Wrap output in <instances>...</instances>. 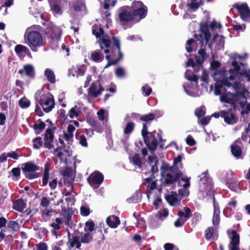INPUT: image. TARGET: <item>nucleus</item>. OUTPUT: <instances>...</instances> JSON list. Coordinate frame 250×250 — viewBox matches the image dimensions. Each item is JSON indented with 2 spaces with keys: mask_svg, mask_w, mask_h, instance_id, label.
<instances>
[{
  "mask_svg": "<svg viewBox=\"0 0 250 250\" xmlns=\"http://www.w3.org/2000/svg\"><path fill=\"white\" fill-rule=\"evenodd\" d=\"M44 75L46 77L48 82L50 83H55V75L52 70L49 68H46L44 71Z\"/></svg>",
  "mask_w": 250,
  "mask_h": 250,
  "instance_id": "31",
  "label": "nucleus"
},
{
  "mask_svg": "<svg viewBox=\"0 0 250 250\" xmlns=\"http://www.w3.org/2000/svg\"><path fill=\"white\" fill-rule=\"evenodd\" d=\"M117 3L116 0H104V8L105 10H108L110 5L114 7Z\"/></svg>",
  "mask_w": 250,
  "mask_h": 250,
  "instance_id": "51",
  "label": "nucleus"
},
{
  "mask_svg": "<svg viewBox=\"0 0 250 250\" xmlns=\"http://www.w3.org/2000/svg\"><path fill=\"white\" fill-rule=\"evenodd\" d=\"M205 107L204 106L197 108L195 110V114L198 118L203 117L206 114Z\"/></svg>",
  "mask_w": 250,
  "mask_h": 250,
  "instance_id": "44",
  "label": "nucleus"
},
{
  "mask_svg": "<svg viewBox=\"0 0 250 250\" xmlns=\"http://www.w3.org/2000/svg\"><path fill=\"white\" fill-rule=\"evenodd\" d=\"M194 42H195V40L192 38L187 41L186 44L188 46H186V49L188 53H190L193 51V49L191 46V45Z\"/></svg>",
  "mask_w": 250,
  "mask_h": 250,
  "instance_id": "58",
  "label": "nucleus"
},
{
  "mask_svg": "<svg viewBox=\"0 0 250 250\" xmlns=\"http://www.w3.org/2000/svg\"><path fill=\"white\" fill-rule=\"evenodd\" d=\"M177 195L176 192L171 191L170 194L165 195V198L170 206H175L178 202H179L178 205L180 203V200L178 201Z\"/></svg>",
  "mask_w": 250,
  "mask_h": 250,
  "instance_id": "22",
  "label": "nucleus"
},
{
  "mask_svg": "<svg viewBox=\"0 0 250 250\" xmlns=\"http://www.w3.org/2000/svg\"><path fill=\"white\" fill-rule=\"evenodd\" d=\"M201 215L198 212H195L192 219L191 226L195 227L201 219Z\"/></svg>",
  "mask_w": 250,
  "mask_h": 250,
  "instance_id": "42",
  "label": "nucleus"
},
{
  "mask_svg": "<svg viewBox=\"0 0 250 250\" xmlns=\"http://www.w3.org/2000/svg\"><path fill=\"white\" fill-rule=\"evenodd\" d=\"M233 7L238 10L240 17L243 21H250V10L247 3H242L241 5L235 4Z\"/></svg>",
  "mask_w": 250,
  "mask_h": 250,
  "instance_id": "10",
  "label": "nucleus"
},
{
  "mask_svg": "<svg viewBox=\"0 0 250 250\" xmlns=\"http://www.w3.org/2000/svg\"><path fill=\"white\" fill-rule=\"evenodd\" d=\"M86 122L94 128V129L91 130L92 133H93L94 131H96L98 133L103 132V128L101 123L97 122L94 117L92 116L87 117L86 118Z\"/></svg>",
  "mask_w": 250,
  "mask_h": 250,
  "instance_id": "18",
  "label": "nucleus"
},
{
  "mask_svg": "<svg viewBox=\"0 0 250 250\" xmlns=\"http://www.w3.org/2000/svg\"><path fill=\"white\" fill-rule=\"evenodd\" d=\"M134 21H139L147 15V8L141 1H134L130 6Z\"/></svg>",
  "mask_w": 250,
  "mask_h": 250,
  "instance_id": "3",
  "label": "nucleus"
},
{
  "mask_svg": "<svg viewBox=\"0 0 250 250\" xmlns=\"http://www.w3.org/2000/svg\"><path fill=\"white\" fill-rule=\"evenodd\" d=\"M104 57L100 50H97L91 53L90 59L95 62H100L104 60Z\"/></svg>",
  "mask_w": 250,
  "mask_h": 250,
  "instance_id": "30",
  "label": "nucleus"
},
{
  "mask_svg": "<svg viewBox=\"0 0 250 250\" xmlns=\"http://www.w3.org/2000/svg\"><path fill=\"white\" fill-rule=\"evenodd\" d=\"M18 73L21 75L25 73V75L30 79L35 78V70L32 64H26L23 67V69H20Z\"/></svg>",
  "mask_w": 250,
  "mask_h": 250,
  "instance_id": "21",
  "label": "nucleus"
},
{
  "mask_svg": "<svg viewBox=\"0 0 250 250\" xmlns=\"http://www.w3.org/2000/svg\"><path fill=\"white\" fill-rule=\"evenodd\" d=\"M34 98L36 101L35 111L39 117H42L44 115L41 107L45 113L49 112L55 107L53 96L49 92L43 91V89L36 91Z\"/></svg>",
  "mask_w": 250,
  "mask_h": 250,
  "instance_id": "2",
  "label": "nucleus"
},
{
  "mask_svg": "<svg viewBox=\"0 0 250 250\" xmlns=\"http://www.w3.org/2000/svg\"><path fill=\"white\" fill-rule=\"evenodd\" d=\"M157 188L156 181H152L150 184L147 186L146 194L148 198H149V195L151 194L152 191Z\"/></svg>",
  "mask_w": 250,
  "mask_h": 250,
  "instance_id": "36",
  "label": "nucleus"
},
{
  "mask_svg": "<svg viewBox=\"0 0 250 250\" xmlns=\"http://www.w3.org/2000/svg\"><path fill=\"white\" fill-rule=\"evenodd\" d=\"M185 78L190 82H194L196 84L198 83V78L196 74H193L191 75L186 73L185 75Z\"/></svg>",
  "mask_w": 250,
  "mask_h": 250,
  "instance_id": "55",
  "label": "nucleus"
},
{
  "mask_svg": "<svg viewBox=\"0 0 250 250\" xmlns=\"http://www.w3.org/2000/svg\"><path fill=\"white\" fill-rule=\"evenodd\" d=\"M186 143L189 146H193L196 144V142L192 136L188 135L186 140Z\"/></svg>",
  "mask_w": 250,
  "mask_h": 250,
  "instance_id": "62",
  "label": "nucleus"
},
{
  "mask_svg": "<svg viewBox=\"0 0 250 250\" xmlns=\"http://www.w3.org/2000/svg\"><path fill=\"white\" fill-rule=\"evenodd\" d=\"M231 65L233 66V68H231L228 70L230 76L229 78L227 77L229 81H233L237 77H239V71L241 70V67L238 64L237 62L235 61H232Z\"/></svg>",
  "mask_w": 250,
  "mask_h": 250,
  "instance_id": "15",
  "label": "nucleus"
},
{
  "mask_svg": "<svg viewBox=\"0 0 250 250\" xmlns=\"http://www.w3.org/2000/svg\"><path fill=\"white\" fill-rule=\"evenodd\" d=\"M79 143L80 145L83 147H87L88 146L87 139L84 135L80 136Z\"/></svg>",
  "mask_w": 250,
  "mask_h": 250,
  "instance_id": "63",
  "label": "nucleus"
},
{
  "mask_svg": "<svg viewBox=\"0 0 250 250\" xmlns=\"http://www.w3.org/2000/svg\"><path fill=\"white\" fill-rule=\"evenodd\" d=\"M37 122H39V123H35L33 128L35 131L36 134H39L45 128L46 125L41 119H39Z\"/></svg>",
  "mask_w": 250,
  "mask_h": 250,
  "instance_id": "28",
  "label": "nucleus"
},
{
  "mask_svg": "<svg viewBox=\"0 0 250 250\" xmlns=\"http://www.w3.org/2000/svg\"><path fill=\"white\" fill-rule=\"evenodd\" d=\"M77 107V105H75V107L71 108L69 111L68 116L71 119H73L74 117H77L79 116L80 111H76L75 110V107Z\"/></svg>",
  "mask_w": 250,
  "mask_h": 250,
  "instance_id": "56",
  "label": "nucleus"
},
{
  "mask_svg": "<svg viewBox=\"0 0 250 250\" xmlns=\"http://www.w3.org/2000/svg\"><path fill=\"white\" fill-rule=\"evenodd\" d=\"M21 168L25 178L28 179H35L39 176V174L36 171L40 169V167L32 162L22 164Z\"/></svg>",
  "mask_w": 250,
  "mask_h": 250,
  "instance_id": "4",
  "label": "nucleus"
},
{
  "mask_svg": "<svg viewBox=\"0 0 250 250\" xmlns=\"http://www.w3.org/2000/svg\"><path fill=\"white\" fill-rule=\"evenodd\" d=\"M213 227H209L205 230V237L206 240H210L213 234Z\"/></svg>",
  "mask_w": 250,
  "mask_h": 250,
  "instance_id": "52",
  "label": "nucleus"
},
{
  "mask_svg": "<svg viewBox=\"0 0 250 250\" xmlns=\"http://www.w3.org/2000/svg\"><path fill=\"white\" fill-rule=\"evenodd\" d=\"M212 200L213 206V215L220 214V209L218 204L216 202L215 198L213 194H212Z\"/></svg>",
  "mask_w": 250,
  "mask_h": 250,
  "instance_id": "48",
  "label": "nucleus"
},
{
  "mask_svg": "<svg viewBox=\"0 0 250 250\" xmlns=\"http://www.w3.org/2000/svg\"><path fill=\"white\" fill-rule=\"evenodd\" d=\"M80 211L81 215L83 216H87L90 213L89 208L85 206H82L80 208Z\"/></svg>",
  "mask_w": 250,
  "mask_h": 250,
  "instance_id": "59",
  "label": "nucleus"
},
{
  "mask_svg": "<svg viewBox=\"0 0 250 250\" xmlns=\"http://www.w3.org/2000/svg\"><path fill=\"white\" fill-rule=\"evenodd\" d=\"M85 225L87 228V229H84V230L85 231L88 230L89 231L88 232H91L94 230L95 225L93 221L89 220V221L85 222Z\"/></svg>",
  "mask_w": 250,
  "mask_h": 250,
  "instance_id": "46",
  "label": "nucleus"
},
{
  "mask_svg": "<svg viewBox=\"0 0 250 250\" xmlns=\"http://www.w3.org/2000/svg\"><path fill=\"white\" fill-rule=\"evenodd\" d=\"M75 127L72 125H69L67 126V132H64L63 138L66 141H69L73 138V132L75 130Z\"/></svg>",
  "mask_w": 250,
  "mask_h": 250,
  "instance_id": "27",
  "label": "nucleus"
},
{
  "mask_svg": "<svg viewBox=\"0 0 250 250\" xmlns=\"http://www.w3.org/2000/svg\"><path fill=\"white\" fill-rule=\"evenodd\" d=\"M73 8L75 12H79L86 8L85 5L83 2H75L73 5Z\"/></svg>",
  "mask_w": 250,
  "mask_h": 250,
  "instance_id": "37",
  "label": "nucleus"
},
{
  "mask_svg": "<svg viewBox=\"0 0 250 250\" xmlns=\"http://www.w3.org/2000/svg\"><path fill=\"white\" fill-rule=\"evenodd\" d=\"M187 220H188L186 219H183V218H178L174 222V226L176 228L181 227L185 224Z\"/></svg>",
  "mask_w": 250,
  "mask_h": 250,
  "instance_id": "54",
  "label": "nucleus"
},
{
  "mask_svg": "<svg viewBox=\"0 0 250 250\" xmlns=\"http://www.w3.org/2000/svg\"><path fill=\"white\" fill-rule=\"evenodd\" d=\"M26 207V204L22 199H19L13 202V208L19 212H22Z\"/></svg>",
  "mask_w": 250,
  "mask_h": 250,
  "instance_id": "25",
  "label": "nucleus"
},
{
  "mask_svg": "<svg viewBox=\"0 0 250 250\" xmlns=\"http://www.w3.org/2000/svg\"><path fill=\"white\" fill-rule=\"evenodd\" d=\"M156 133V131L154 130L142 136L144 143L152 152L156 150L158 145V142L155 136Z\"/></svg>",
  "mask_w": 250,
  "mask_h": 250,
  "instance_id": "6",
  "label": "nucleus"
},
{
  "mask_svg": "<svg viewBox=\"0 0 250 250\" xmlns=\"http://www.w3.org/2000/svg\"><path fill=\"white\" fill-rule=\"evenodd\" d=\"M178 194L182 197H186L189 196V191L188 189L180 188L178 190Z\"/></svg>",
  "mask_w": 250,
  "mask_h": 250,
  "instance_id": "61",
  "label": "nucleus"
},
{
  "mask_svg": "<svg viewBox=\"0 0 250 250\" xmlns=\"http://www.w3.org/2000/svg\"><path fill=\"white\" fill-rule=\"evenodd\" d=\"M155 115L153 113H149L148 115H144L140 117V120L144 122H148L154 119Z\"/></svg>",
  "mask_w": 250,
  "mask_h": 250,
  "instance_id": "49",
  "label": "nucleus"
},
{
  "mask_svg": "<svg viewBox=\"0 0 250 250\" xmlns=\"http://www.w3.org/2000/svg\"><path fill=\"white\" fill-rule=\"evenodd\" d=\"M29 45L31 47H40L43 45V41L41 34L38 31L30 32L27 36Z\"/></svg>",
  "mask_w": 250,
  "mask_h": 250,
  "instance_id": "8",
  "label": "nucleus"
},
{
  "mask_svg": "<svg viewBox=\"0 0 250 250\" xmlns=\"http://www.w3.org/2000/svg\"><path fill=\"white\" fill-rule=\"evenodd\" d=\"M49 163H45L44 165V171L42 179V186H45L47 185L49 178Z\"/></svg>",
  "mask_w": 250,
  "mask_h": 250,
  "instance_id": "26",
  "label": "nucleus"
},
{
  "mask_svg": "<svg viewBox=\"0 0 250 250\" xmlns=\"http://www.w3.org/2000/svg\"><path fill=\"white\" fill-rule=\"evenodd\" d=\"M225 184L231 190H235L237 186V179L234 173L230 170L224 172Z\"/></svg>",
  "mask_w": 250,
  "mask_h": 250,
  "instance_id": "9",
  "label": "nucleus"
},
{
  "mask_svg": "<svg viewBox=\"0 0 250 250\" xmlns=\"http://www.w3.org/2000/svg\"><path fill=\"white\" fill-rule=\"evenodd\" d=\"M33 147L36 149L40 148L42 145L43 142L41 137H37L33 140Z\"/></svg>",
  "mask_w": 250,
  "mask_h": 250,
  "instance_id": "41",
  "label": "nucleus"
},
{
  "mask_svg": "<svg viewBox=\"0 0 250 250\" xmlns=\"http://www.w3.org/2000/svg\"><path fill=\"white\" fill-rule=\"evenodd\" d=\"M103 91L104 88L98 81L93 82L88 89V94L92 95L94 98L101 95Z\"/></svg>",
  "mask_w": 250,
  "mask_h": 250,
  "instance_id": "13",
  "label": "nucleus"
},
{
  "mask_svg": "<svg viewBox=\"0 0 250 250\" xmlns=\"http://www.w3.org/2000/svg\"><path fill=\"white\" fill-rule=\"evenodd\" d=\"M8 228L14 230H17L20 228L19 224L15 221H10L8 223Z\"/></svg>",
  "mask_w": 250,
  "mask_h": 250,
  "instance_id": "53",
  "label": "nucleus"
},
{
  "mask_svg": "<svg viewBox=\"0 0 250 250\" xmlns=\"http://www.w3.org/2000/svg\"><path fill=\"white\" fill-rule=\"evenodd\" d=\"M37 250H47L48 246L47 244L43 242L39 243L36 245Z\"/></svg>",
  "mask_w": 250,
  "mask_h": 250,
  "instance_id": "64",
  "label": "nucleus"
},
{
  "mask_svg": "<svg viewBox=\"0 0 250 250\" xmlns=\"http://www.w3.org/2000/svg\"><path fill=\"white\" fill-rule=\"evenodd\" d=\"M142 90L143 94H144L145 96H148L152 92L151 87H150L147 84H146L144 86H142Z\"/></svg>",
  "mask_w": 250,
  "mask_h": 250,
  "instance_id": "47",
  "label": "nucleus"
},
{
  "mask_svg": "<svg viewBox=\"0 0 250 250\" xmlns=\"http://www.w3.org/2000/svg\"><path fill=\"white\" fill-rule=\"evenodd\" d=\"M107 225L111 228H116L120 224V220L118 217L115 215L108 216L106 220Z\"/></svg>",
  "mask_w": 250,
  "mask_h": 250,
  "instance_id": "24",
  "label": "nucleus"
},
{
  "mask_svg": "<svg viewBox=\"0 0 250 250\" xmlns=\"http://www.w3.org/2000/svg\"><path fill=\"white\" fill-rule=\"evenodd\" d=\"M48 32L52 40H59L62 35V30L57 26L50 27Z\"/></svg>",
  "mask_w": 250,
  "mask_h": 250,
  "instance_id": "23",
  "label": "nucleus"
},
{
  "mask_svg": "<svg viewBox=\"0 0 250 250\" xmlns=\"http://www.w3.org/2000/svg\"><path fill=\"white\" fill-rule=\"evenodd\" d=\"M246 89H244L241 91L236 93H230L231 98L223 96L222 100L225 103L229 104L231 106L228 110L221 111V117L224 120V122L228 125H234L238 122V117L236 116V110L245 106L247 102L246 97Z\"/></svg>",
  "mask_w": 250,
  "mask_h": 250,
  "instance_id": "1",
  "label": "nucleus"
},
{
  "mask_svg": "<svg viewBox=\"0 0 250 250\" xmlns=\"http://www.w3.org/2000/svg\"><path fill=\"white\" fill-rule=\"evenodd\" d=\"M135 128V124L132 122H128L124 129V133L125 134H130L134 130Z\"/></svg>",
  "mask_w": 250,
  "mask_h": 250,
  "instance_id": "35",
  "label": "nucleus"
},
{
  "mask_svg": "<svg viewBox=\"0 0 250 250\" xmlns=\"http://www.w3.org/2000/svg\"><path fill=\"white\" fill-rule=\"evenodd\" d=\"M231 152L232 154L237 158L240 157L242 155L241 147L236 145H232L231 146Z\"/></svg>",
  "mask_w": 250,
  "mask_h": 250,
  "instance_id": "33",
  "label": "nucleus"
},
{
  "mask_svg": "<svg viewBox=\"0 0 250 250\" xmlns=\"http://www.w3.org/2000/svg\"><path fill=\"white\" fill-rule=\"evenodd\" d=\"M99 44L100 48L103 49L104 47L109 48L111 45V41L109 39H105V36H104L100 39Z\"/></svg>",
  "mask_w": 250,
  "mask_h": 250,
  "instance_id": "34",
  "label": "nucleus"
},
{
  "mask_svg": "<svg viewBox=\"0 0 250 250\" xmlns=\"http://www.w3.org/2000/svg\"><path fill=\"white\" fill-rule=\"evenodd\" d=\"M51 10L54 14L62 15V11L60 6L57 3H55L51 6Z\"/></svg>",
  "mask_w": 250,
  "mask_h": 250,
  "instance_id": "45",
  "label": "nucleus"
},
{
  "mask_svg": "<svg viewBox=\"0 0 250 250\" xmlns=\"http://www.w3.org/2000/svg\"><path fill=\"white\" fill-rule=\"evenodd\" d=\"M93 239V235L91 232H85L81 237V242L83 244H89Z\"/></svg>",
  "mask_w": 250,
  "mask_h": 250,
  "instance_id": "32",
  "label": "nucleus"
},
{
  "mask_svg": "<svg viewBox=\"0 0 250 250\" xmlns=\"http://www.w3.org/2000/svg\"><path fill=\"white\" fill-rule=\"evenodd\" d=\"M183 209L185 212L180 210L178 211L177 215L179 218H183V219L188 220L192 216L191 210L189 208L187 207H184Z\"/></svg>",
  "mask_w": 250,
  "mask_h": 250,
  "instance_id": "29",
  "label": "nucleus"
},
{
  "mask_svg": "<svg viewBox=\"0 0 250 250\" xmlns=\"http://www.w3.org/2000/svg\"><path fill=\"white\" fill-rule=\"evenodd\" d=\"M19 104L22 108L28 107L30 105V102L25 97L22 98L19 101Z\"/></svg>",
  "mask_w": 250,
  "mask_h": 250,
  "instance_id": "39",
  "label": "nucleus"
},
{
  "mask_svg": "<svg viewBox=\"0 0 250 250\" xmlns=\"http://www.w3.org/2000/svg\"><path fill=\"white\" fill-rule=\"evenodd\" d=\"M182 174L180 170H176L174 173H167L165 178V184L166 185L175 184L179 180Z\"/></svg>",
  "mask_w": 250,
  "mask_h": 250,
  "instance_id": "12",
  "label": "nucleus"
},
{
  "mask_svg": "<svg viewBox=\"0 0 250 250\" xmlns=\"http://www.w3.org/2000/svg\"><path fill=\"white\" fill-rule=\"evenodd\" d=\"M112 39L113 43V45L111 47L112 55H113V54L114 53V51H115V49L116 48L118 51L119 57L118 58L114 60L108 61L107 63L104 66V68H107L110 65L117 64L118 62L120 61L123 58V54L121 51V45L119 38L115 36H112Z\"/></svg>",
  "mask_w": 250,
  "mask_h": 250,
  "instance_id": "7",
  "label": "nucleus"
},
{
  "mask_svg": "<svg viewBox=\"0 0 250 250\" xmlns=\"http://www.w3.org/2000/svg\"><path fill=\"white\" fill-rule=\"evenodd\" d=\"M54 137V136L52 129L48 127L46 129L44 134V143L43 145L44 148L50 149L54 147V145H53Z\"/></svg>",
  "mask_w": 250,
  "mask_h": 250,
  "instance_id": "14",
  "label": "nucleus"
},
{
  "mask_svg": "<svg viewBox=\"0 0 250 250\" xmlns=\"http://www.w3.org/2000/svg\"><path fill=\"white\" fill-rule=\"evenodd\" d=\"M72 168L70 167H66V168L61 172V174L64 176L69 178H72Z\"/></svg>",
  "mask_w": 250,
  "mask_h": 250,
  "instance_id": "50",
  "label": "nucleus"
},
{
  "mask_svg": "<svg viewBox=\"0 0 250 250\" xmlns=\"http://www.w3.org/2000/svg\"><path fill=\"white\" fill-rule=\"evenodd\" d=\"M232 237L231 238V241L230 246H229L230 250H240L239 245L240 243V236L239 234L235 230H232L231 231Z\"/></svg>",
  "mask_w": 250,
  "mask_h": 250,
  "instance_id": "17",
  "label": "nucleus"
},
{
  "mask_svg": "<svg viewBox=\"0 0 250 250\" xmlns=\"http://www.w3.org/2000/svg\"><path fill=\"white\" fill-rule=\"evenodd\" d=\"M198 54L200 56H195L196 63L199 67H202L204 61L208 57V55L206 52L205 48H201L198 51Z\"/></svg>",
  "mask_w": 250,
  "mask_h": 250,
  "instance_id": "19",
  "label": "nucleus"
},
{
  "mask_svg": "<svg viewBox=\"0 0 250 250\" xmlns=\"http://www.w3.org/2000/svg\"><path fill=\"white\" fill-rule=\"evenodd\" d=\"M62 219L60 218H56L55 219V222L51 224L50 226L53 228V229H60L62 228Z\"/></svg>",
  "mask_w": 250,
  "mask_h": 250,
  "instance_id": "38",
  "label": "nucleus"
},
{
  "mask_svg": "<svg viewBox=\"0 0 250 250\" xmlns=\"http://www.w3.org/2000/svg\"><path fill=\"white\" fill-rule=\"evenodd\" d=\"M161 168L164 170L169 171L172 173H174L175 172V170H177V167H175V166L170 167L167 163H163Z\"/></svg>",
  "mask_w": 250,
  "mask_h": 250,
  "instance_id": "43",
  "label": "nucleus"
},
{
  "mask_svg": "<svg viewBox=\"0 0 250 250\" xmlns=\"http://www.w3.org/2000/svg\"><path fill=\"white\" fill-rule=\"evenodd\" d=\"M104 175L99 171H95L87 178L88 183L91 186L101 185L104 181Z\"/></svg>",
  "mask_w": 250,
  "mask_h": 250,
  "instance_id": "11",
  "label": "nucleus"
},
{
  "mask_svg": "<svg viewBox=\"0 0 250 250\" xmlns=\"http://www.w3.org/2000/svg\"><path fill=\"white\" fill-rule=\"evenodd\" d=\"M132 161L133 164L138 166L139 167H142V163L141 161V158L140 157V155L138 153L135 154L132 157Z\"/></svg>",
  "mask_w": 250,
  "mask_h": 250,
  "instance_id": "40",
  "label": "nucleus"
},
{
  "mask_svg": "<svg viewBox=\"0 0 250 250\" xmlns=\"http://www.w3.org/2000/svg\"><path fill=\"white\" fill-rule=\"evenodd\" d=\"M27 49L26 46L21 44H18L15 47V52L17 54L21 53L22 52H25Z\"/></svg>",
  "mask_w": 250,
  "mask_h": 250,
  "instance_id": "57",
  "label": "nucleus"
},
{
  "mask_svg": "<svg viewBox=\"0 0 250 250\" xmlns=\"http://www.w3.org/2000/svg\"><path fill=\"white\" fill-rule=\"evenodd\" d=\"M232 83L228 80L227 78H223L221 80L217 82V84L215 86V93L216 95H219L222 93L221 88L226 86L228 88L231 87Z\"/></svg>",
  "mask_w": 250,
  "mask_h": 250,
  "instance_id": "16",
  "label": "nucleus"
},
{
  "mask_svg": "<svg viewBox=\"0 0 250 250\" xmlns=\"http://www.w3.org/2000/svg\"><path fill=\"white\" fill-rule=\"evenodd\" d=\"M211 117L209 116H207L203 117L200 121H198V123L203 125H206L209 123Z\"/></svg>",
  "mask_w": 250,
  "mask_h": 250,
  "instance_id": "60",
  "label": "nucleus"
},
{
  "mask_svg": "<svg viewBox=\"0 0 250 250\" xmlns=\"http://www.w3.org/2000/svg\"><path fill=\"white\" fill-rule=\"evenodd\" d=\"M85 71L84 66L83 64L78 65L76 67L72 66L68 71L70 75H71L73 77L76 76L77 77L84 75Z\"/></svg>",
  "mask_w": 250,
  "mask_h": 250,
  "instance_id": "20",
  "label": "nucleus"
},
{
  "mask_svg": "<svg viewBox=\"0 0 250 250\" xmlns=\"http://www.w3.org/2000/svg\"><path fill=\"white\" fill-rule=\"evenodd\" d=\"M118 16L120 22L123 24L134 21L129 6H123L120 7L118 10Z\"/></svg>",
  "mask_w": 250,
  "mask_h": 250,
  "instance_id": "5",
  "label": "nucleus"
}]
</instances>
